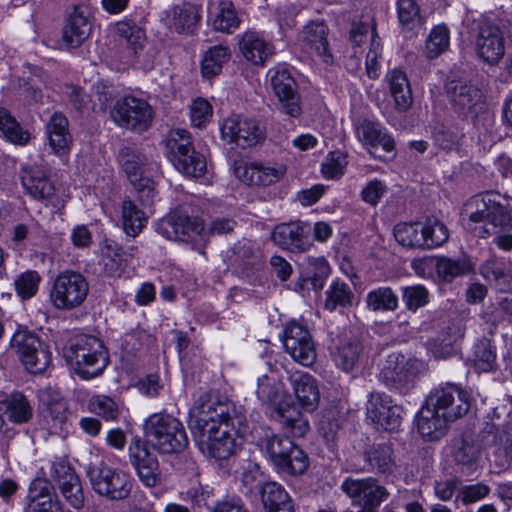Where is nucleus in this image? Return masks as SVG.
<instances>
[{
  "instance_id": "f03ea898",
  "label": "nucleus",
  "mask_w": 512,
  "mask_h": 512,
  "mask_svg": "<svg viewBox=\"0 0 512 512\" xmlns=\"http://www.w3.org/2000/svg\"><path fill=\"white\" fill-rule=\"evenodd\" d=\"M192 433L238 430L247 425L245 413L227 398L212 393L200 395L189 411Z\"/></svg>"
},
{
  "instance_id": "f257e3e1",
  "label": "nucleus",
  "mask_w": 512,
  "mask_h": 512,
  "mask_svg": "<svg viewBox=\"0 0 512 512\" xmlns=\"http://www.w3.org/2000/svg\"><path fill=\"white\" fill-rule=\"evenodd\" d=\"M461 221L465 229L476 231L478 236L494 235L495 244L506 251L512 249V208L510 200L497 191L490 190L472 196L464 204Z\"/></svg>"
},
{
  "instance_id": "58836bf2",
  "label": "nucleus",
  "mask_w": 512,
  "mask_h": 512,
  "mask_svg": "<svg viewBox=\"0 0 512 512\" xmlns=\"http://www.w3.org/2000/svg\"><path fill=\"white\" fill-rule=\"evenodd\" d=\"M260 496L266 512H292L290 497L276 482H266L260 486Z\"/></svg>"
},
{
  "instance_id": "ddd939ff",
  "label": "nucleus",
  "mask_w": 512,
  "mask_h": 512,
  "mask_svg": "<svg viewBox=\"0 0 512 512\" xmlns=\"http://www.w3.org/2000/svg\"><path fill=\"white\" fill-rule=\"evenodd\" d=\"M111 117L120 127L143 132L152 124L153 109L144 99L126 96L116 101Z\"/></svg>"
},
{
  "instance_id": "0eeeda50",
  "label": "nucleus",
  "mask_w": 512,
  "mask_h": 512,
  "mask_svg": "<svg viewBox=\"0 0 512 512\" xmlns=\"http://www.w3.org/2000/svg\"><path fill=\"white\" fill-rule=\"evenodd\" d=\"M10 344L25 368L32 374L43 373L51 363V353L48 347L27 328L19 327Z\"/></svg>"
},
{
  "instance_id": "5701e85b",
  "label": "nucleus",
  "mask_w": 512,
  "mask_h": 512,
  "mask_svg": "<svg viewBox=\"0 0 512 512\" xmlns=\"http://www.w3.org/2000/svg\"><path fill=\"white\" fill-rule=\"evenodd\" d=\"M92 32V15L86 5H76L67 15L62 29V40L69 48H77Z\"/></svg>"
},
{
  "instance_id": "423d86ee",
  "label": "nucleus",
  "mask_w": 512,
  "mask_h": 512,
  "mask_svg": "<svg viewBox=\"0 0 512 512\" xmlns=\"http://www.w3.org/2000/svg\"><path fill=\"white\" fill-rule=\"evenodd\" d=\"M118 163L135 188L143 206L151 205L156 196L154 181L144 176L148 165L147 157L138 149L124 146L118 153Z\"/></svg>"
},
{
  "instance_id": "3c124183",
  "label": "nucleus",
  "mask_w": 512,
  "mask_h": 512,
  "mask_svg": "<svg viewBox=\"0 0 512 512\" xmlns=\"http://www.w3.org/2000/svg\"><path fill=\"white\" fill-rule=\"evenodd\" d=\"M230 50L227 46L216 45L210 47L203 56L201 61V72L203 77L212 78L218 75L223 64L228 61Z\"/></svg>"
},
{
  "instance_id": "6ab92c4d",
  "label": "nucleus",
  "mask_w": 512,
  "mask_h": 512,
  "mask_svg": "<svg viewBox=\"0 0 512 512\" xmlns=\"http://www.w3.org/2000/svg\"><path fill=\"white\" fill-rule=\"evenodd\" d=\"M156 230L169 240L189 242L203 232L204 225L200 218L174 210L160 221Z\"/></svg>"
},
{
  "instance_id": "bf43d9fd",
  "label": "nucleus",
  "mask_w": 512,
  "mask_h": 512,
  "mask_svg": "<svg viewBox=\"0 0 512 512\" xmlns=\"http://www.w3.org/2000/svg\"><path fill=\"white\" fill-rule=\"evenodd\" d=\"M422 229L425 250L439 247L449 239L448 228L436 218H428L425 223H422Z\"/></svg>"
},
{
  "instance_id": "473e14b6",
  "label": "nucleus",
  "mask_w": 512,
  "mask_h": 512,
  "mask_svg": "<svg viewBox=\"0 0 512 512\" xmlns=\"http://www.w3.org/2000/svg\"><path fill=\"white\" fill-rule=\"evenodd\" d=\"M186 500L190 501L192 506L195 509H198V512H202V510H206L207 512H216L217 510L230 508L226 506H236L241 503V500L236 497L226 496L223 499H219L213 488L209 486H193L189 488L186 492Z\"/></svg>"
},
{
  "instance_id": "f704fd0d",
  "label": "nucleus",
  "mask_w": 512,
  "mask_h": 512,
  "mask_svg": "<svg viewBox=\"0 0 512 512\" xmlns=\"http://www.w3.org/2000/svg\"><path fill=\"white\" fill-rule=\"evenodd\" d=\"M363 459L367 465L362 470L378 474H390L395 465L394 451L390 443L372 444L363 451Z\"/></svg>"
},
{
  "instance_id": "7c9ffc66",
  "label": "nucleus",
  "mask_w": 512,
  "mask_h": 512,
  "mask_svg": "<svg viewBox=\"0 0 512 512\" xmlns=\"http://www.w3.org/2000/svg\"><path fill=\"white\" fill-rule=\"evenodd\" d=\"M22 185L33 199L50 201L55 194V186L47 173L38 165L23 167L21 170Z\"/></svg>"
},
{
  "instance_id": "680f3d73",
  "label": "nucleus",
  "mask_w": 512,
  "mask_h": 512,
  "mask_svg": "<svg viewBox=\"0 0 512 512\" xmlns=\"http://www.w3.org/2000/svg\"><path fill=\"white\" fill-rule=\"evenodd\" d=\"M450 43L449 29L445 24L435 26L425 43L426 56L429 59H435L445 52Z\"/></svg>"
},
{
  "instance_id": "412c9836",
  "label": "nucleus",
  "mask_w": 512,
  "mask_h": 512,
  "mask_svg": "<svg viewBox=\"0 0 512 512\" xmlns=\"http://www.w3.org/2000/svg\"><path fill=\"white\" fill-rule=\"evenodd\" d=\"M129 459L145 486L156 487L162 482L158 459L148 451L140 437L132 439L129 445Z\"/></svg>"
},
{
  "instance_id": "39448f33",
  "label": "nucleus",
  "mask_w": 512,
  "mask_h": 512,
  "mask_svg": "<svg viewBox=\"0 0 512 512\" xmlns=\"http://www.w3.org/2000/svg\"><path fill=\"white\" fill-rule=\"evenodd\" d=\"M143 429L147 442L159 453H181L188 447L189 439L184 425L170 414H152L145 420Z\"/></svg>"
},
{
  "instance_id": "7ed1b4c3",
  "label": "nucleus",
  "mask_w": 512,
  "mask_h": 512,
  "mask_svg": "<svg viewBox=\"0 0 512 512\" xmlns=\"http://www.w3.org/2000/svg\"><path fill=\"white\" fill-rule=\"evenodd\" d=\"M256 395L262 405L276 412L285 430L294 437H304L310 431L308 418L290 403L284 383L278 378L263 375L258 378Z\"/></svg>"
},
{
  "instance_id": "4c0bfd02",
  "label": "nucleus",
  "mask_w": 512,
  "mask_h": 512,
  "mask_svg": "<svg viewBox=\"0 0 512 512\" xmlns=\"http://www.w3.org/2000/svg\"><path fill=\"white\" fill-rule=\"evenodd\" d=\"M390 94L399 111L408 110L413 102L412 90L406 74L400 69H393L386 75Z\"/></svg>"
},
{
  "instance_id": "72a5a7b5",
  "label": "nucleus",
  "mask_w": 512,
  "mask_h": 512,
  "mask_svg": "<svg viewBox=\"0 0 512 512\" xmlns=\"http://www.w3.org/2000/svg\"><path fill=\"white\" fill-rule=\"evenodd\" d=\"M289 379L299 406L306 412L315 411L320 401L317 380L309 373H294Z\"/></svg>"
},
{
  "instance_id": "4468645a",
  "label": "nucleus",
  "mask_w": 512,
  "mask_h": 512,
  "mask_svg": "<svg viewBox=\"0 0 512 512\" xmlns=\"http://www.w3.org/2000/svg\"><path fill=\"white\" fill-rule=\"evenodd\" d=\"M270 87L278 100V109L282 114L297 118L301 115V103L296 80L284 66L268 71Z\"/></svg>"
},
{
  "instance_id": "9d476101",
  "label": "nucleus",
  "mask_w": 512,
  "mask_h": 512,
  "mask_svg": "<svg viewBox=\"0 0 512 512\" xmlns=\"http://www.w3.org/2000/svg\"><path fill=\"white\" fill-rule=\"evenodd\" d=\"M418 361L400 352L390 353L381 368L378 379L391 391L405 395L414 387Z\"/></svg>"
},
{
  "instance_id": "09e8293b",
  "label": "nucleus",
  "mask_w": 512,
  "mask_h": 512,
  "mask_svg": "<svg viewBox=\"0 0 512 512\" xmlns=\"http://www.w3.org/2000/svg\"><path fill=\"white\" fill-rule=\"evenodd\" d=\"M394 237L396 241L408 248L425 250V241L423 240L422 223H398L394 227Z\"/></svg>"
},
{
  "instance_id": "13d9d810",
  "label": "nucleus",
  "mask_w": 512,
  "mask_h": 512,
  "mask_svg": "<svg viewBox=\"0 0 512 512\" xmlns=\"http://www.w3.org/2000/svg\"><path fill=\"white\" fill-rule=\"evenodd\" d=\"M164 145L172 163L193 146L189 132L184 129L170 130L165 137Z\"/></svg>"
},
{
  "instance_id": "1a4fd4ad",
  "label": "nucleus",
  "mask_w": 512,
  "mask_h": 512,
  "mask_svg": "<svg viewBox=\"0 0 512 512\" xmlns=\"http://www.w3.org/2000/svg\"><path fill=\"white\" fill-rule=\"evenodd\" d=\"M249 426L242 425L238 430H225L219 432L192 433L200 451L215 460H227L233 456L242 444L243 437L247 434Z\"/></svg>"
},
{
  "instance_id": "c756f323",
  "label": "nucleus",
  "mask_w": 512,
  "mask_h": 512,
  "mask_svg": "<svg viewBox=\"0 0 512 512\" xmlns=\"http://www.w3.org/2000/svg\"><path fill=\"white\" fill-rule=\"evenodd\" d=\"M476 49L480 58L490 65H496L505 54L504 38L501 30L494 25L480 28Z\"/></svg>"
},
{
  "instance_id": "b1692460",
  "label": "nucleus",
  "mask_w": 512,
  "mask_h": 512,
  "mask_svg": "<svg viewBox=\"0 0 512 512\" xmlns=\"http://www.w3.org/2000/svg\"><path fill=\"white\" fill-rule=\"evenodd\" d=\"M51 477L59 486L60 492L68 504L74 509L84 507V493L79 477L74 469L64 461L55 462L51 466Z\"/></svg>"
},
{
  "instance_id": "49530a36",
  "label": "nucleus",
  "mask_w": 512,
  "mask_h": 512,
  "mask_svg": "<svg viewBox=\"0 0 512 512\" xmlns=\"http://www.w3.org/2000/svg\"><path fill=\"white\" fill-rule=\"evenodd\" d=\"M293 444L294 442L289 437L273 433L266 434L261 439L262 449L276 468L279 464L284 463V456L289 452Z\"/></svg>"
},
{
  "instance_id": "ea45409f",
  "label": "nucleus",
  "mask_w": 512,
  "mask_h": 512,
  "mask_svg": "<svg viewBox=\"0 0 512 512\" xmlns=\"http://www.w3.org/2000/svg\"><path fill=\"white\" fill-rule=\"evenodd\" d=\"M200 18L197 6L191 3H182L172 9L171 25L178 33H193Z\"/></svg>"
},
{
  "instance_id": "8fccbe9b",
  "label": "nucleus",
  "mask_w": 512,
  "mask_h": 512,
  "mask_svg": "<svg viewBox=\"0 0 512 512\" xmlns=\"http://www.w3.org/2000/svg\"><path fill=\"white\" fill-rule=\"evenodd\" d=\"M435 269L440 279L452 282L456 277L468 274L472 270L471 262L466 258L451 259L441 257L436 260Z\"/></svg>"
},
{
  "instance_id": "20e7f679",
  "label": "nucleus",
  "mask_w": 512,
  "mask_h": 512,
  "mask_svg": "<svg viewBox=\"0 0 512 512\" xmlns=\"http://www.w3.org/2000/svg\"><path fill=\"white\" fill-rule=\"evenodd\" d=\"M72 371L83 380L100 376L109 364V354L103 342L93 335L78 334L62 349Z\"/></svg>"
},
{
  "instance_id": "9b49d317",
  "label": "nucleus",
  "mask_w": 512,
  "mask_h": 512,
  "mask_svg": "<svg viewBox=\"0 0 512 512\" xmlns=\"http://www.w3.org/2000/svg\"><path fill=\"white\" fill-rule=\"evenodd\" d=\"M88 477L93 490L109 500L126 499L132 490V481L125 472L101 464L89 468Z\"/></svg>"
},
{
  "instance_id": "f3484780",
  "label": "nucleus",
  "mask_w": 512,
  "mask_h": 512,
  "mask_svg": "<svg viewBox=\"0 0 512 512\" xmlns=\"http://www.w3.org/2000/svg\"><path fill=\"white\" fill-rule=\"evenodd\" d=\"M402 413V407L395 404L389 395L378 391L369 393L366 416L377 429L398 431L402 423Z\"/></svg>"
},
{
  "instance_id": "a18cd8bd",
  "label": "nucleus",
  "mask_w": 512,
  "mask_h": 512,
  "mask_svg": "<svg viewBox=\"0 0 512 512\" xmlns=\"http://www.w3.org/2000/svg\"><path fill=\"white\" fill-rule=\"evenodd\" d=\"M0 134L15 145H26L30 141V133L24 130L11 113L0 107Z\"/></svg>"
},
{
  "instance_id": "052dcab7",
  "label": "nucleus",
  "mask_w": 512,
  "mask_h": 512,
  "mask_svg": "<svg viewBox=\"0 0 512 512\" xmlns=\"http://www.w3.org/2000/svg\"><path fill=\"white\" fill-rule=\"evenodd\" d=\"M284 458V463L279 464L277 467V470L281 473L301 475L309 467L308 455L295 443Z\"/></svg>"
},
{
  "instance_id": "37998d69",
  "label": "nucleus",
  "mask_w": 512,
  "mask_h": 512,
  "mask_svg": "<svg viewBox=\"0 0 512 512\" xmlns=\"http://www.w3.org/2000/svg\"><path fill=\"white\" fill-rule=\"evenodd\" d=\"M5 414L15 424L27 423L33 415V409L26 396L19 391L11 393L5 400Z\"/></svg>"
},
{
  "instance_id": "338daca9",
  "label": "nucleus",
  "mask_w": 512,
  "mask_h": 512,
  "mask_svg": "<svg viewBox=\"0 0 512 512\" xmlns=\"http://www.w3.org/2000/svg\"><path fill=\"white\" fill-rule=\"evenodd\" d=\"M40 281L41 277L36 271L28 270L20 274L14 282L18 296L23 300L33 297L38 290Z\"/></svg>"
},
{
  "instance_id": "c85d7f7f",
  "label": "nucleus",
  "mask_w": 512,
  "mask_h": 512,
  "mask_svg": "<svg viewBox=\"0 0 512 512\" xmlns=\"http://www.w3.org/2000/svg\"><path fill=\"white\" fill-rule=\"evenodd\" d=\"M40 415L43 425L56 431L60 429L67 420V402L59 392L52 389H45L40 394Z\"/></svg>"
},
{
  "instance_id": "de8ad7c7",
  "label": "nucleus",
  "mask_w": 512,
  "mask_h": 512,
  "mask_svg": "<svg viewBox=\"0 0 512 512\" xmlns=\"http://www.w3.org/2000/svg\"><path fill=\"white\" fill-rule=\"evenodd\" d=\"M121 209L123 229L128 236L134 238L146 225L145 213L130 199L123 200Z\"/></svg>"
},
{
  "instance_id": "2f4dec72",
  "label": "nucleus",
  "mask_w": 512,
  "mask_h": 512,
  "mask_svg": "<svg viewBox=\"0 0 512 512\" xmlns=\"http://www.w3.org/2000/svg\"><path fill=\"white\" fill-rule=\"evenodd\" d=\"M455 421L424 404L416 417L417 429L426 441H437L446 435L449 423Z\"/></svg>"
},
{
  "instance_id": "bb28decb",
  "label": "nucleus",
  "mask_w": 512,
  "mask_h": 512,
  "mask_svg": "<svg viewBox=\"0 0 512 512\" xmlns=\"http://www.w3.org/2000/svg\"><path fill=\"white\" fill-rule=\"evenodd\" d=\"M238 47L241 55L256 66H264L265 62L275 53L273 43L263 33L248 30L239 36Z\"/></svg>"
},
{
  "instance_id": "6e6d98bb",
  "label": "nucleus",
  "mask_w": 512,
  "mask_h": 512,
  "mask_svg": "<svg viewBox=\"0 0 512 512\" xmlns=\"http://www.w3.org/2000/svg\"><path fill=\"white\" fill-rule=\"evenodd\" d=\"M481 446V444L474 441L472 435L464 434L454 444L452 452L454 461L461 465H472L480 455Z\"/></svg>"
},
{
  "instance_id": "a19ab883",
  "label": "nucleus",
  "mask_w": 512,
  "mask_h": 512,
  "mask_svg": "<svg viewBox=\"0 0 512 512\" xmlns=\"http://www.w3.org/2000/svg\"><path fill=\"white\" fill-rule=\"evenodd\" d=\"M124 249L113 241H106L102 250L103 272L110 277H120L127 266Z\"/></svg>"
},
{
  "instance_id": "5fc2aeb1",
  "label": "nucleus",
  "mask_w": 512,
  "mask_h": 512,
  "mask_svg": "<svg viewBox=\"0 0 512 512\" xmlns=\"http://www.w3.org/2000/svg\"><path fill=\"white\" fill-rule=\"evenodd\" d=\"M354 293L350 286L341 280L334 281L326 291L325 308L334 311L337 307L352 306Z\"/></svg>"
},
{
  "instance_id": "2eb2a0df",
  "label": "nucleus",
  "mask_w": 512,
  "mask_h": 512,
  "mask_svg": "<svg viewBox=\"0 0 512 512\" xmlns=\"http://www.w3.org/2000/svg\"><path fill=\"white\" fill-rule=\"evenodd\" d=\"M445 89L453 110L463 118L475 119L485 107L482 91L469 82L451 80Z\"/></svg>"
},
{
  "instance_id": "603ef678",
  "label": "nucleus",
  "mask_w": 512,
  "mask_h": 512,
  "mask_svg": "<svg viewBox=\"0 0 512 512\" xmlns=\"http://www.w3.org/2000/svg\"><path fill=\"white\" fill-rule=\"evenodd\" d=\"M398 296L390 287L371 290L366 296L367 308L373 312L395 311L398 308Z\"/></svg>"
},
{
  "instance_id": "4d7b16f0",
  "label": "nucleus",
  "mask_w": 512,
  "mask_h": 512,
  "mask_svg": "<svg viewBox=\"0 0 512 512\" xmlns=\"http://www.w3.org/2000/svg\"><path fill=\"white\" fill-rule=\"evenodd\" d=\"M397 14L399 22L405 30H417L424 24L420 7L415 0H398Z\"/></svg>"
},
{
  "instance_id": "dca6fc26",
  "label": "nucleus",
  "mask_w": 512,
  "mask_h": 512,
  "mask_svg": "<svg viewBox=\"0 0 512 512\" xmlns=\"http://www.w3.org/2000/svg\"><path fill=\"white\" fill-rule=\"evenodd\" d=\"M341 489L353 499L354 504L368 512H379L381 504L390 496L388 490L374 477L347 478L343 481Z\"/></svg>"
},
{
  "instance_id": "aec40b11",
  "label": "nucleus",
  "mask_w": 512,
  "mask_h": 512,
  "mask_svg": "<svg viewBox=\"0 0 512 512\" xmlns=\"http://www.w3.org/2000/svg\"><path fill=\"white\" fill-rule=\"evenodd\" d=\"M272 240L290 252H306L313 245L312 225L303 221L281 223L274 228Z\"/></svg>"
},
{
  "instance_id": "e433bc0d",
  "label": "nucleus",
  "mask_w": 512,
  "mask_h": 512,
  "mask_svg": "<svg viewBox=\"0 0 512 512\" xmlns=\"http://www.w3.org/2000/svg\"><path fill=\"white\" fill-rule=\"evenodd\" d=\"M363 354V344L357 338L341 342L331 352L335 365L344 372L353 371Z\"/></svg>"
},
{
  "instance_id": "79ce46f5",
  "label": "nucleus",
  "mask_w": 512,
  "mask_h": 512,
  "mask_svg": "<svg viewBox=\"0 0 512 512\" xmlns=\"http://www.w3.org/2000/svg\"><path fill=\"white\" fill-rule=\"evenodd\" d=\"M115 35L118 42L128 48L131 56H137L143 49L145 34L136 24L118 22L115 26Z\"/></svg>"
},
{
  "instance_id": "a878e982",
  "label": "nucleus",
  "mask_w": 512,
  "mask_h": 512,
  "mask_svg": "<svg viewBox=\"0 0 512 512\" xmlns=\"http://www.w3.org/2000/svg\"><path fill=\"white\" fill-rule=\"evenodd\" d=\"M285 173L283 166L270 167L259 162L239 161L234 164V174L243 183L268 186L277 182Z\"/></svg>"
},
{
  "instance_id": "393cba45",
  "label": "nucleus",
  "mask_w": 512,
  "mask_h": 512,
  "mask_svg": "<svg viewBox=\"0 0 512 512\" xmlns=\"http://www.w3.org/2000/svg\"><path fill=\"white\" fill-rule=\"evenodd\" d=\"M329 29L324 21L315 20L307 23L300 35L299 41L302 49L309 54L319 57L324 63H332L328 42Z\"/></svg>"
},
{
  "instance_id": "4be33fe9",
  "label": "nucleus",
  "mask_w": 512,
  "mask_h": 512,
  "mask_svg": "<svg viewBox=\"0 0 512 512\" xmlns=\"http://www.w3.org/2000/svg\"><path fill=\"white\" fill-rule=\"evenodd\" d=\"M221 135L229 143L246 149L258 144L263 139L264 132L255 120L230 117L224 120Z\"/></svg>"
},
{
  "instance_id": "69168bd1",
  "label": "nucleus",
  "mask_w": 512,
  "mask_h": 512,
  "mask_svg": "<svg viewBox=\"0 0 512 512\" xmlns=\"http://www.w3.org/2000/svg\"><path fill=\"white\" fill-rule=\"evenodd\" d=\"M88 408L90 412L106 421L117 420L121 413L119 405L112 398L105 395L93 396L89 400Z\"/></svg>"
},
{
  "instance_id": "c03bdc74",
  "label": "nucleus",
  "mask_w": 512,
  "mask_h": 512,
  "mask_svg": "<svg viewBox=\"0 0 512 512\" xmlns=\"http://www.w3.org/2000/svg\"><path fill=\"white\" fill-rule=\"evenodd\" d=\"M173 165L184 175L195 178L203 176L207 169L206 158L193 146L184 152L183 156L175 159Z\"/></svg>"
},
{
  "instance_id": "0e129e2a",
  "label": "nucleus",
  "mask_w": 512,
  "mask_h": 512,
  "mask_svg": "<svg viewBox=\"0 0 512 512\" xmlns=\"http://www.w3.org/2000/svg\"><path fill=\"white\" fill-rule=\"evenodd\" d=\"M240 25V19L234 5L230 1L220 3V11L213 21V28L216 31L232 33Z\"/></svg>"
},
{
  "instance_id": "cd10ccee",
  "label": "nucleus",
  "mask_w": 512,
  "mask_h": 512,
  "mask_svg": "<svg viewBox=\"0 0 512 512\" xmlns=\"http://www.w3.org/2000/svg\"><path fill=\"white\" fill-rule=\"evenodd\" d=\"M359 140L369 148L374 156L383 159L385 155L377 154L382 150L386 154L394 156L395 141L377 122L363 120L356 129Z\"/></svg>"
},
{
  "instance_id": "f8f14e48",
  "label": "nucleus",
  "mask_w": 512,
  "mask_h": 512,
  "mask_svg": "<svg viewBox=\"0 0 512 512\" xmlns=\"http://www.w3.org/2000/svg\"><path fill=\"white\" fill-rule=\"evenodd\" d=\"M425 404L441 414L457 420L468 413L471 401L466 390L459 385L447 382L432 389Z\"/></svg>"
},
{
  "instance_id": "e2e57ef3",
  "label": "nucleus",
  "mask_w": 512,
  "mask_h": 512,
  "mask_svg": "<svg viewBox=\"0 0 512 512\" xmlns=\"http://www.w3.org/2000/svg\"><path fill=\"white\" fill-rule=\"evenodd\" d=\"M502 412L498 407L489 412L480 431L481 442L483 446L498 445L501 438V429L498 421L501 419Z\"/></svg>"
},
{
  "instance_id": "6e6552de",
  "label": "nucleus",
  "mask_w": 512,
  "mask_h": 512,
  "mask_svg": "<svg viewBox=\"0 0 512 512\" xmlns=\"http://www.w3.org/2000/svg\"><path fill=\"white\" fill-rule=\"evenodd\" d=\"M89 283L84 275L73 270L61 272L54 280L50 299L55 308L72 310L85 301Z\"/></svg>"
},
{
  "instance_id": "864d4df0",
  "label": "nucleus",
  "mask_w": 512,
  "mask_h": 512,
  "mask_svg": "<svg viewBox=\"0 0 512 512\" xmlns=\"http://www.w3.org/2000/svg\"><path fill=\"white\" fill-rule=\"evenodd\" d=\"M474 367L478 372H490L496 366V349L487 338L478 340L473 348Z\"/></svg>"
},
{
  "instance_id": "774afa93",
  "label": "nucleus",
  "mask_w": 512,
  "mask_h": 512,
  "mask_svg": "<svg viewBox=\"0 0 512 512\" xmlns=\"http://www.w3.org/2000/svg\"><path fill=\"white\" fill-rule=\"evenodd\" d=\"M235 263L243 269H251L260 265V254L254 246L248 242H239L234 247Z\"/></svg>"
},
{
  "instance_id": "c9c22d12",
  "label": "nucleus",
  "mask_w": 512,
  "mask_h": 512,
  "mask_svg": "<svg viewBox=\"0 0 512 512\" xmlns=\"http://www.w3.org/2000/svg\"><path fill=\"white\" fill-rule=\"evenodd\" d=\"M68 127V119L60 112H55L46 125L49 145L56 154H64L70 149L72 136Z\"/></svg>"
},
{
  "instance_id": "a211bd4d",
  "label": "nucleus",
  "mask_w": 512,
  "mask_h": 512,
  "mask_svg": "<svg viewBox=\"0 0 512 512\" xmlns=\"http://www.w3.org/2000/svg\"><path fill=\"white\" fill-rule=\"evenodd\" d=\"M285 351L299 364L310 367L317 359L316 345L308 328L291 321L284 329Z\"/></svg>"
}]
</instances>
